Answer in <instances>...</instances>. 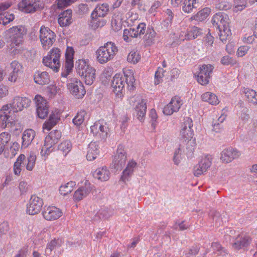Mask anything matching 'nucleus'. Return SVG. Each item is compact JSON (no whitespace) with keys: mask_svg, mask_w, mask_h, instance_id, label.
<instances>
[{"mask_svg":"<svg viewBox=\"0 0 257 257\" xmlns=\"http://www.w3.org/2000/svg\"><path fill=\"white\" fill-rule=\"evenodd\" d=\"M213 68V66L210 64L201 65L199 68V72L196 76L198 82L202 85L207 84Z\"/></svg>","mask_w":257,"mask_h":257,"instance_id":"17","label":"nucleus"},{"mask_svg":"<svg viewBox=\"0 0 257 257\" xmlns=\"http://www.w3.org/2000/svg\"><path fill=\"white\" fill-rule=\"evenodd\" d=\"M193 123L190 117H186L180 126L179 139L181 142L191 146L195 145L194 133L193 130Z\"/></svg>","mask_w":257,"mask_h":257,"instance_id":"4","label":"nucleus"},{"mask_svg":"<svg viewBox=\"0 0 257 257\" xmlns=\"http://www.w3.org/2000/svg\"><path fill=\"white\" fill-rule=\"evenodd\" d=\"M43 204V200L41 198L35 195H32L27 204V213L31 215L38 214L41 211Z\"/></svg>","mask_w":257,"mask_h":257,"instance_id":"14","label":"nucleus"},{"mask_svg":"<svg viewBox=\"0 0 257 257\" xmlns=\"http://www.w3.org/2000/svg\"><path fill=\"white\" fill-rule=\"evenodd\" d=\"M60 120V113L57 110L52 111L49 119L43 125V129L50 131L56 125Z\"/></svg>","mask_w":257,"mask_h":257,"instance_id":"24","label":"nucleus"},{"mask_svg":"<svg viewBox=\"0 0 257 257\" xmlns=\"http://www.w3.org/2000/svg\"><path fill=\"white\" fill-rule=\"evenodd\" d=\"M12 5V3L11 2H6L0 4V24L6 25L14 20L15 16L13 14L9 13L4 14V12L8 9Z\"/></svg>","mask_w":257,"mask_h":257,"instance_id":"21","label":"nucleus"},{"mask_svg":"<svg viewBox=\"0 0 257 257\" xmlns=\"http://www.w3.org/2000/svg\"><path fill=\"white\" fill-rule=\"evenodd\" d=\"M112 74V71L110 68H105L101 74V79L104 82H106L109 79Z\"/></svg>","mask_w":257,"mask_h":257,"instance_id":"56","label":"nucleus"},{"mask_svg":"<svg viewBox=\"0 0 257 257\" xmlns=\"http://www.w3.org/2000/svg\"><path fill=\"white\" fill-rule=\"evenodd\" d=\"M31 103V100L26 97L16 96L11 103L3 105V110H10L11 112L17 113L29 106Z\"/></svg>","mask_w":257,"mask_h":257,"instance_id":"7","label":"nucleus"},{"mask_svg":"<svg viewBox=\"0 0 257 257\" xmlns=\"http://www.w3.org/2000/svg\"><path fill=\"white\" fill-rule=\"evenodd\" d=\"M122 37L126 42H130L132 39L138 37V33L135 30L134 28L125 29L123 30Z\"/></svg>","mask_w":257,"mask_h":257,"instance_id":"38","label":"nucleus"},{"mask_svg":"<svg viewBox=\"0 0 257 257\" xmlns=\"http://www.w3.org/2000/svg\"><path fill=\"white\" fill-rule=\"evenodd\" d=\"M76 64L77 72L85 84L89 85L92 84L96 78L95 69L88 64L83 59L78 60L76 62Z\"/></svg>","mask_w":257,"mask_h":257,"instance_id":"3","label":"nucleus"},{"mask_svg":"<svg viewBox=\"0 0 257 257\" xmlns=\"http://www.w3.org/2000/svg\"><path fill=\"white\" fill-rule=\"evenodd\" d=\"M25 156L24 154H21L17 159L14 165V172L16 175H20L22 171V164L23 163L24 161L25 160Z\"/></svg>","mask_w":257,"mask_h":257,"instance_id":"40","label":"nucleus"},{"mask_svg":"<svg viewBox=\"0 0 257 257\" xmlns=\"http://www.w3.org/2000/svg\"><path fill=\"white\" fill-rule=\"evenodd\" d=\"M250 241V238L247 236L241 237L240 240H237L233 244V247L235 249H239L242 247L247 245Z\"/></svg>","mask_w":257,"mask_h":257,"instance_id":"46","label":"nucleus"},{"mask_svg":"<svg viewBox=\"0 0 257 257\" xmlns=\"http://www.w3.org/2000/svg\"><path fill=\"white\" fill-rule=\"evenodd\" d=\"M90 128V132L96 138L101 140L106 139L108 127L105 122L100 120L96 121Z\"/></svg>","mask_w":257,"mask_h":257,"instance_id":"15","label":"nucleus"},{"mask_svg":"<svg viewBox=\"0 0 257 257\" xmlns=\"http://www.w3.org/2000/svg\"><path fill=\"white\" fill-rule=\"evenodd\" d=\"M198 3V0H185L182 10L185 13H191L194 9L196 8L195 5Z\"/></svg>","mask_w":257,"mask_h":257,"instance_id":"41","label":"nucleus"},{"mask_svg":"<svg viewBox=\"0 0 257 257\" xmlns=\"http://www.w3.org/2000/svg\"><path fill=\"white\" fill-rule=\"evenodd\" d=\"M183 104V101L181 97L178 96H173L170 102L163 108V113L166 115H170L174 112L179 111Z\"/></svg>","mask_w":257,"mask_h":257,"instance_id":"18","label":"nucleus"},{"mask_svg":"<svg viewBox=\"0 0 257 257\" xmlns=\"http://www.w3.org/2000/svg\"><path fill=\"white\" fill-rule=\"evenodd\" d=\"M109 10V5L106 3L98 5L91 13L92 16H97L101 18L105 17Z\"/></svg>","mask_w":257,"mask_h":257,"instance_id":"32","label":"nucleus"},{"mask_svg":"<svg viewBox=\"0 0 257 257\" xmlns=\"http://www.w3.org/2000/svg\"><path fill=\"white\" fill-rule=\"evenodd\" d=\"M165 71L163 68L159 67L155 72L154 83L156 85L159 84L162 81L164 76Z\"/></svg>","mask_w":257,"mask_h":257,"instance_id":"55","label":"nucleus"},{"mask_svg":"<svg viewBox=\"0 0 257 257\" xmlns=\"http://www.w3.org/2000/svg\"><path fill=\"white\" fill-rule=\"evenodd\" d=\"M75 51L72 47L67 46L65 53V60L62 68L61 76L63 77H67L70 73L74 66V55Z\"/></svg>","mask_w":257,"mask_h":257,"instance_id":"12","label":"nucleus"},{"mask_svg":"<svg viewBox=\"0 0 257 257\" xmlns=\"http://www.w3.org/2000/svg\"><path fill=\"white\" fill-rule=\"evenodd\" d=\"M54 146L52 144L50 143H48L44 141V144L42 147V149L41 151V155L42 157L45 158H47V156L50 154L52 152V148Z\"/></svg>","mask_w":257,"mask_h":257,"instance_id":"50","label":"nucleus"},{"mask_svg":"<svg viewBox=\"0 0 257 257\" xmlns=\"http://www.w3.org/2000/svg\"><path fill=\"white\" fill-rule=\"evenodd\" d=\"M93 177L101 181H107L110 177L109 171L107 167L103 166L97 168L93 174Z\"/></svg>","mask_w":257,"mask_h":257,"instance_id":"29","label":"nucleus"},{"mask_svg":"<svg viewBox=\"0 0 257 257\" xmlns=\"http://www.w3.org/2000/svg\"><path fill=\"white\" fill-rule=\"evenodd\" d=\"M62 241L59 239H54L49 242L46 246V249H49L52 251L54 249L61 246Z\"/></svg>","mask_w":257,"mask_h":257,"instance_id":"53","label":"nucleus"},{"mask_svg":"<svg viewBox=\"0 0 257 257\" xmlns=\"http://www.w3.org/2000/svg\"><path fill=\"white\" fill-rule=\"evenodd\" d=\"M18 6L22 12L32 13L42 9L44 7V4L42 0H22Z\"/></svg>","mask_w":257,"mask_h":257,"instance_id":"11","label":"nucleus"},{"mask_svg":"<svg viewBox=\"0 0 257 257\" xmlns=\"http://www.w3.org/2000/svg\"><path fill=\"white\" fill-rule=\"evenodd\" d=\"M49 112V106L41 108L40 107L37 108V113L39 117L44 119L47 116Z\"/></svg>","mask_w":257,"mask_h":257,"instance_id":"58","label":"nucleus"},{"mask_svg":"<svg viewBox=\"0 0 257 257\" xmlns=\"http://www.w3.org/2000/svg\"><path fill=\"white\" fill-rule=\"evenodd\" d=\"M221 63L223 65H233L236 63V61L229 56H223L221 59Z\"/></svg>","mask_w":257,"mask_h":257,"instance_id":"57","label":"nucleus"},{"mask_svg":"<svg viewBox=\"0 0 257 257\" xmlns=\"http://www.w3.org/2000/svg\"><path fill=\"white\" fill-rule=\"evenodd\" d=\"M123 75L116 74L113 77L111 86L113 91L118 97L123 96L125 89L130 91L134 90L136 88V79L134 77V72L130 69H124L123 70Z\"/></svg>","mask_w":257,"mask_h":257,"instance_id":"1","label":"nucleus"},{"mask_svg":"<svg viewBox=\"0 0 257 257\" xmlns=\"http://www.w3.org/2000/svg\"><path fill=\"white\" fill-rule=\"evenodd\" d=\"M11 140V135L8 132H4L0 134V145L6 148Z\"/></svg>","mask_w":257,"mask_h":257,"instance_id":"49","label":"nucleus"},{"mask_svg":"<svg viewBox=\"0 0 257 257\" xmlns=\"http://www.w3.org/2000/svg\"><path fill=\"white\" fill-rule=\"evenodd\" d=\"M130 103L135 105L134 110L136 116L140 121H143L146 113L147 105L145 100L142 96L137 95L131 98Z\"/></svg>","mask_w":257,"mask_h":257,"instance_id":"8","label":"nucleus"},{"mask_svg":"<svg viewBox=\"0 0 257 257\" xmlns=\"http://www.w3.org/2000/svg\"><path fill=\"white\" fill-rule=\"evenodd\" d=\"M211 12V10L210 8L208 7L204 8L197 12L195 15L192 16L190 18V20L202 22L208 17Z\"/></svg>","mask_w":257,"mask_h":257,"instance_id":"31","label":"nucleus"},{"mask_svg":"<svg viewBox=\"0 0 257 257\" xmlns=\"http://www.w3.org/2000/svg\"><path fill=\"white\" fill-rule=\"evenodd\" d=\"M211 22L213 25L217 29L222 28L230 24L228 15L221 13L215 14L212 17Z\"/></svg>","mask_w":257,"mask_h":257,"instance_id":"22","label":"nucleus"},{"mask_svg":"<svg viewBox=\"0 0 257 257\" xmlns=\"http://www.w3.org/2000/svg\"><path fill=\"white\" fill-rule=\"evenodd\" d=\"M230 7V4L227 1H221L216 5V8L221 11L228 10Z\"/></svg>","mask_w":257,"mask_h":257,"instance_id":"59","label":"nucleus"},{"mask_svg":"<svg viewBox=\"0 0 257 257\" xmlns=\"http://www.w3.org/2000/svg\"><path fill=\"white\" fill-rule=\"evenodd\" d=\"M18 187L21 195L26 194L29 190V185L25 181L20 182Z\"/></svg>","mask_w":257,"mask_h":257,"instance_id":"63","label":"nucleus"},{"mask_svg":"<svg viewBox=\"0 0 257 257\" xmlns=\"http://www.w3.org/2000/svg\"><path fill=\"white\" fill-rule=\"evenodd\" d=\"M218 30H219V39L222 42H226L231 38L232 33L229 25L223 27L222 28H219Z\"/></svg>","mask_w":257,"mask_h":257,"instance_id":"36","label":"nucleus"},{"mask_svg":"<svg viewBox=\"0 0 257 257\" xmlns=\"http://www.w3.org/2000/svg\"><path fill=\"white\" fill-rule=\"evenodd\" d=\"M61 50L57 47H53L48 52L47 55L43 57V63L54 72H58L61 67Z\"/></svg>","mask_w":257,"mask_h":257,"instance_id":"6","label":"nucleus"},{"mask_svg":"<svg viewBox=\"0 0 257 257\" xmlns=\"http://www.w3.org/2000/svg\"><path fill=\"white\" fill-rule=\"evenodd\" d=\"M61 137V132L57 130L51 131L45 138V142L50 143L53 145L56 144Z\"/></svg>","mask_w":257,"mask_h":257,"instance_id":"37","label":"nucleus"},{"mask_svg":"<svg viewBox=\"0 0 257 257\" xmlns=\"http://www.w3.org/2000/svg\"><path fill=\"white\" fill-rule=\"evenodd\" d=\"M75 186V182L72 181L62 184L59 188V193L63 196H66L72 192Z\"/></svg>","mask_w":257,"mask_h":257,"instance_id":"35","label":"nucleus"},{"mask_svg":"<svg viewBox=\"0 0 257 257\" xmlns=\"http://www.w3.org/2000/svg\"><path fill=\"white\" fill-rule=\"evenodd\" d=\"M73 13L71 9H68L61 13L59 15L58 23L62 27L69 26L73 22Z\"/></svg>","mask_w":257,"mask_h":257,"instance_id":"25","label":"nucleus"},{"mask_svg":"<svg viewBox=\"0 0 257 257\" xmlns=\"http://www.w3.org/2000/svg\"><path fill=\"white\" fill-rule=\"evenodd\" d=\"M243 92L249 102L257 104V93L255 91L249 88H244Z\"/></svg>","mask_w":257,"mask_h":257,"instance_id":"42","label":"nucleus"},{"mask_svg":"<svg viewBox=\"0 0 257 257\" xmlns=\"http://www.w3.org/2000/svg\"><path fill=\"white\" fill-rule=\"evenodd\" d=\"M111 24L115 31H118L121 29L122 27L121 19L118 15H114L112 17Z\"/></svg>","mask_w":257,"mask_h":257,"instance_id":"47","label":"nucleus"},{"mask_svg":"<svg viewBox=\"0 0 257 257\" xmlns=\"http://www.w3.org/2000/svg\"><path fill=\"white\" fill-rule=\"evenodd\" d=\"M10 110H3V106L0 109V128L5 129L6 127L13 128L18 123L15 117L10 114Z\"/></svg>","mask_w":257,"mask_h":257,"instance_id":"13","label":"nucleus"},{"mask_svg":"<svg viewBox=\"0 0 257 257\" xmlns=\"http://www.w3.org/2000/svg\"><path fill=\"white\" fill-rule=\"evenodd\" d=\"M146 28V25L145 23H140L134 29L138 33V37H140L145 33Z\"/></svg>","mask_w":257,"mask_h":257,"instance_id":"64","label":"nucleus"},{"mask_svg":"<svg viewBox=\"0 0 257 257\" xmlns=\"http://www.w3.org/2000/svg\"><path fill=\"white\" fill-rule=\"evenodd\" d=\"M99 154V147L96 142H91L88 147L86 158L87 160L91 161L95 160Z\"/></svg>","mask_w":257,"mask_h":257,"instance_id":"27","label":"nucleus"},{"mask_svg":"<svg viewBox=\"0 0 257 257\" xmlns=\"http://www.w3.org/2000/svg\"><path fill=\"white\" fill-rule=\"evenodd\" d=\"M173 228L180 231L186 230L189 228V225L184 223V221L176 222L173 226Z\"/></svg>","mask_w":257,"mask_h":257,"instance_id":"61","label":"nucleus"},{"mask_svg":"<svg viewBox=\"0 0 257 257\" xmlns=\"http://www.w3.org/2000/svg\"><path fill=\"white\" fill-rule=\"evenodd\" d=\"M11 67L13 71L9 77V80L11 82H16L19 73L22 71L23 66L21 63L17 61H13L11 63Z\"/></svg>","mask_w":257,"mask_h":257,"instance_id":"30","label":"nucleus"},{"mask_svg":"<svg viewBox=\"0 0 257 257\" xmlns=\"http://www.w3.org/2000/svg\"><path fill=\"white\" fill-rule=\"evenodd\" d=\"M91 191L90 184H86L79 187L73 194V199L75 202H78L86 197Z\"/></svg>","mask_w":257,"mask_h":257,"instance_id":"26","label":"nucleus"},{"mask_svg":"<svg viewBox=\"0 0 257 257\" xmlns=\"http://www.w3.org/2000/svg\"><path fill=\"white\" fill-rule=\"evenodd\" d=\"M72 144L69 141H64L59 144L58 146V150L60 151L62 154L66 156L67 154L71 150Z\"/></svg>","mask_w":257,"mask_h":257,"instance_id":"45","label":"nucleus"},{"mask_svg":"<svg viewBox=\"0 0 257 257\" xmlns=\"http://www.w3.org/2000/svg\"><path fill=\"white\" fill-rule=\"evenodd\" d=\"M201 98L202 101L213 105L218 104L220 102L218 97L214 93L211 92H206L203 93Z\"/></svg>","mask_w":257,"mask_h":257,"instance_id":"34","label":"nucleus"},{"mask_svg":"<svg viewBox=\"0 0 257 257\" xmlns=\"http://www.w3.org/2000/svg\"><path fill=\"white\" fill-rule=\"evenodd\" d=\"M86 115L87 112L86 111L84 110H79L73 118V123L76 126H80L84 122Z\"/></svg>","mask_w":257,"mask_h":257,"instance_id":"43","label":"nucleus"},{"mask_svg":"<svg viewBox=\"0 0 257 257\" xmlns=\"http://www.w3.org/2000/svg\"><path fill=\"white\" fill-rule=\"evenodd\" d=\"M240 155V153L236 149L228 148L221 152L220 160L224 163H228L238 158Z\"/></svg>","mask_w":257,"mask_h":257,"instance_id":"23","label":"nucleus"},{"mask_svg":"<svg viewBox=\"0 0 257 257\" xmlns=\"http://www.w3.org/2000/svg\"><path fill=\"white\" fill-rule=\"evenodd\" d=\"M127 154L124 147L122 145H119L113 159L114 168L121 169L125 164Z\"/></svg>","mask_w":257,"mask_h":257,"instance_id":"16","label":"nucleus"},{"mask_svg":"<svg viewBox=\"0 0 257 257\" xmlns=\"http://www.w3.org/2000/svg\"><path fill=\"white\" fill-rule=\"evenodd\" d=\"M141 59V56L140 53L135 50H132L128 54L127 61L128 62L132 64H136L140 61Z\"/></svg>","mask_w":257,"mask_h":257,"instance_id":"44","label":"nucleus"},{"mask_svg":"<svg viewBox=\"0 0 257 257\" xmlns=\"http://www.w3.org/2000/svg\"><path fill=\"white\" fill-rule=\"evenodd\" d=\"M200 33V29L197 27L194 26L186 34V39L188 40L195 39Z\"/></svg>","mask_w":257,"mask_h":257,"instance_id":"48","label":"nucleus"},{"mask_svg":"<svg viewBox=\"0 0 257 257\" xmlns=\"http://www.w3.org/2000/svg\"><path fill=\"white\" fill-rule=\"evenodd\" d=\"M36 136L35 132L31 128L26 130L22 136V147L27 148L32 142Z\"/></svg>","mask_w":257,"mask_h":257,"instance_id":"28","label":"nucleus"},{"mask_svg":"<svg viewBox=\"0 0 257 257\" xmlns=\"http://www.w3.org/2000/svg\"><path fill=\"white\" fill-rule=\"evenodd\" d=\"M156 32L153 29H148L145 35L146 39L148 43L152 42L156 36Z\"/></svg>","mask_w":257,"mask_h":257,"instance_id":"62","label":"nucleus"},{"mask_svg":"<svg viewBox=\"0 0 257 257\" xmlns=\"http://www.w3.org/2000/svg\"><path fill=\"white\" fill-rule=\"evenodd\" d=\"M67 86L70 93L77 98H82L86 94V90L82 82L76 78L69 79Z\"/></svg>","mask_w":257,"mask_h":257,"instance_id":"9","label":"nucleus"},{"mask_svg":"<svg viewBox=\"0 0 257 257\" xmlns=\"http://www.w3.org/2000/svg\"><path fill=\"white\" fill-rule=\"evenodd\" d=\"M27 29L23 26H17L13 27L3 33L4 39L7 40L10 39L12 44L19 46L24 42V36L26 35Z\"/></svg>","mask_w":257,"mask_h":257,"instance_id":"5","label":"nucleus"},{"mask_svg":"<svg viewBox=\"0 0 257 257\" xmlns=\"http://www.w3.org/2000/svg\"><path fill=\"white\" fill-rule=\"evenodd\" d=\"M34 101L37 108L39 107L43 108L49 106L47 100L40 95H36L35 97Z\"/></svg>","mask_w":257,"mask_h":257,"instance_id":"51","label":"nucleus"},{"mask_svg":"<svg viewBox=\"0 0 257 257\" xmlns=\"http://www.w3.org/2000/svg\"><path fill=\"white\" fill-rule=\"evenodd\" d=\"M118 51V47L113 42H107L96 50V60L100 64H105L114 59Z\"/></svg>","mask_w":257,"mask_h":257,"instance_id":"2","label":"nucleus"},{"mask_svg":"<svg viewBox=\"0 0 257 257\" xmlns=\"http://www.w3.org/2000/svg\"><path fill=\"white\" fill-rule=\"evenodd\" d=\"M212 160V157L210 155H207L202 158L198 164L194 167L193 173L194 175L198 176L205 172L211 166Z\"/></svg>","mask_w":257,"mask_h":257,"instance_id":"20","label":"nucleus"},{"mask_svg":"<svg viewBox=\"0 0 257 257\" xmlns=\"http://www.w3.org/2000/svg\"><path fill=\"white\" fill-rule=\"evenodd\" d=\"M246 7L245 0H235L233 11L234 12H238L245 9Z\"/></svg>","mask_w":257,"mask_h":257,"instance_id":"54","label":"nucleus"},{"mask_svg":"<svg viewBox=\"0 0 257 257\" xmlns=\"http://www.w3.org/2000/svg\"><path fill=\"white\" fill-rule=\"evenodd\" d=\"M43 217L48 221H54L59 219L63 215L62 210L54 206L45 207L42 212Z\"/></svg>","mask_w":257,"mask_h":257,"instance_id":"19","label":"nucleus"},{"mask_svg":"<svg viewBox=\"0 0 257 257\" xmlns=\"http://www.w3.org/2000/svg\"><path fill=\"white\" fill-rule=\"evenodd\" d=\"M91 26L94 29H97L98 28H101L105 26L107 23V21L97 16H92L91 15Z\"/></svg>","mask_w":257,"mask_h":257,"instance_id":"39","label":"nucleus"},{"mask_svg":"<svg viewBox=\"0 0 257 257\" xmlns=\"http://www.w3.org/2000/svg\"><path fill=\"white\" fill-rule=\"evenodd\" d=\"M250 47L247 46H241L239 47L236 52V54L238 57L244 56L248 51Z\"/></svg>","mask_w":257,"mask_h":257,"instance_id":"60","label":"nucleus"},{"mask_svg":"<svg viewBox=\"0 0 257 257\" xmlns=\"http://www.w3.org/2000/svg\"><path fill=\"white\" fill-rule=\"evenodd\" d=\"M49 75L46 71H37L34 76L35 83L40 85H45L49 82Z\"/></svg>","mask_w":257,"mask_h":257,"instance_id":"33","label":"nucleus"},{"mask_svg":"<svg viewBox=\"0 0 257 257\" xmlns=\"http://www.w3.org/2000/svg\"><path fill=\"white\" fill-rule=\"evenodd\" d=\"M36 161V156L34 153H31L27 158L26 169L28 171H32L34 169Z\"/></svg>","mask_w":257,"mask_h":257,"instance_id":"52","label":"nucleus"},{"mask_svg":"<svg viewBox=\"0 0 257 257\" xmlns=\"http://www.w3.org/2000/svg\"><path fill=\"white\" fill-rule=\"evenodd\" d=\"M40 39L44 49H48L56 40V35L48 27L41 26L40 30Z\"/></svg>","mask_w":257,"mask_h":257,"instance_id":"10","label":"nucleus"}]
</instances>
